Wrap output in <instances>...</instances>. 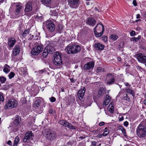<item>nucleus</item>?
<instances>
[{"label":"nucleus","instance_id":"nucleus-41","mask_svg":"<svg viewBox=\"0 0 146 146\" xmlns=\"http://www.w3.org/2000/svg\"><path fill=\"white\" fill-rule=\"evenodd\" d=\"M40 104V100H36L35 102V104L37 107H39Z\"/></svg>","mask_w":146,"mask_h":146},{"label":"nucleus","instance_id":"nucleus-39","mask_svg":"<svg viewBox=\"0 0 146 146\" xmlns=\"http://www.w3.org/2000/svg\"><path fill=\"white\" fill-rule=\"evenodd\" d=\"M110 38L114 40H116L118 38L117 36L114 35H111L110 36Z\"/></svg>","mask_w":146,"mask_h":146},{"label":"nucleus","instance_id":"nucleus-20","mask_svg":"<svg viewBox=\"0 0 146 146\" xmlns=\"http://www.w3.org/2000/svg\"><path fill=\"white\" fill-rule=\"evenodd\" d=\"M94 46L96 50H103L104 47L103 45L98 43L95 44Z\"/></svg>","mask_w":146,"mask_h":146},{"label":"nucleus","instance_id":"nucleus-6","mask_svg":"<svg viewBox=\"0 0 146 146\" xmlns=\"http://www.w3.org/2000/svg\"><path fill=\"white\" fill-rule=\"evenodd\" d=\"M114 75L109 74L106 76V82L109 85H111L114 83L115 79Z\"/></svg>","mask_w":146,"mask_h":146},{"label":"nucleus","instance_id":"nucleus-11","mask_svg":"<svg viewBox=\"0 0 146 146\" xmlns=\"http://www.w3.org/2000/svg\"><path fill=\"white\" fill-rule=\"evenodd\" d=\"M46 27L50 32H52L55 30V26L54 24L51 21H47L46 23Z\"/></svg>","mask_w":146,"mask_h":146},{"label":"nucleus","instance_id":"nucleus-48","mask_svg":"<svg viewBox=\"0 0 146 146\" xmlns=\"http://www.w3.org/2000/svg\"><path fill=\"white\" fill-rule=\"evenodd\" d=\"M29 35H30V36H31L29 39V40H31L32 39L35 40V39H36V38H35V36L34 35H31V34H30Z\"/></svg>","mask_w":146,"mask_h":146},{"label":"nucleus","instance_id":"nucleus-18","mask_svg":"<svg viewBox=\"0 0 146 146\" xmlns=\"http://www.w3.org/2000/svg\"><path fill=\"white\" fill-rule=\"evenodd\" d=\"M20 50L19 46L18 45H16L13 49V54L14 55L16 56L19 53Z\"/></svg>","mask_w":146,"mask_h":146},{"label":"nucleus","instance_id":"nucleus-64","mask_svg":"<svg viewBox=\"0 0 146 146\" xmlns=\"http://www.w3.org/2000/svg\"><path fill=\"white\" fill-rule=\"evenodd\" d=\"M102 135H103L102 134H99L98 135V136L99 138H101L102 136Z\"/></svg>","mask_w":146,"mask_h":146},{"label":"nucleus","instance_id":"nucleus-44","mask_svg":"<svg viewBox=\"0 0 146 146\" xmlns=\"http://www.w3.org/2000/svg\"><path fill=\"white\" fill-rule=\"evenodd\" d=\"M123 99L124 100L127 101H129L130 100V98L128 96V95L127 94H125V96L124 97Z\"/></svg>","mask_w":146,"mask_h":146},{"label":"nucleus","instance_id":"nucleus-55","mask_svg":"<svg viewBox=\"0 0 146 146\" xmlns=\"http://www.w3.org/2000/svg\"><path fill=\"white\" fill-rule=\"evenodd\" d=\"M123 124L124 126L127 127L128 125V122L127 121H125L124 122Z\"/></svg>","mask_w":146,"mask_h":146},{"label":"nucleus","instance_id":"nucleus-57","mask_svg":"<svg viewBox=\"0 0 146 146\" xmlns=\"http://www.w3.org/2000/svg\"><path fill=\"white\" fill-rule=\"evenodd\" d=\"M7 144L9 145H11L12 143L11 141L10 140H9L7 142Z\"/></svg>","mask_w":146,"mask_h":146},{"label":"nucleus","instance_id":"nucleus-24","mask_svg":"<svg viewBox=\"0 0 146 146\" xmlns=\"http://www.w3.org/2000/svg\"><path fill=\"white\" fill-rule=\"evenodd\" d=\"M79 0H68V4L70 5H76L78 3Z\"/></svg>","mask_w":146,"mask_h":146},{"label":"nucleus","instance_id":"nucleus-12","mask_svg":"<svg viewBox=\"0 0 146 146\" xmlns=\"http://www.w3.org/2000/svg\"><path fill=\"white\" fill-rule=\"evenodd\" d=\"M12 5L13 6L15 5L16 7L15 10V14L16 15L19 14L22 8V6L17 3H12Z\"/></svg>","mask_w":146,"mask_h":146},{"label":"nucleus","instance_id":"nucleus-42","mask_svg":"<svg viewBox=\"0 0 146 146\" xmlns=\"http://www.w3.org/2000/svg\"><path fill=\"white\" fill-rule=\"evenodd\" d=\"M10 71V70L6 67H4L3 69V71L6 74L8 73Z\"/></svg>","mask_w":146,"mask_h":146},{"label":"nucleus","instance_id":"nucleus-36","mask_svg":"<svg viewBox=\"0 0 146 146\" xmlns=\"http://www.w3.org/2000/svg\"><path fill=\"white\" fill-rule=\"evenodd\" d=\"M62 27L61 25H59L57 27V29L58 32L60 33L62 32Z\"/></svg>","mask_w":146,"mask_h":146},{"label":"nucleus","instance_id":"nucleus-1","mask_svg":"<svg viewBox=\"0 0 146 146\" xmlns=\"http://www.w3.org/2000/svg\"><path fill=\"white\" fill-rule=\"evenodd\" d=\"M138 137L140 138L146 137V122L142 121L137 127L136 130Z\"/></svg>","mask_w":146,"mask_h":146},{"label":"nucleus","instance_id":"nucleus-37","mask_svg":"<svg viewBox=\"0 0 146 146\" xmlns=\"http://www.w3.org/2000/svg\"><path fill=\"white\" fill-rule=\"evenodd\" d=\"M6 80V79L3 76L0 77V81L2 84L5 83Z\"/></svg>","mask_w":146,"mask_h":146},{"label":"nucleus","instance_id":"nucleus-17","mask_svg":"<svg viewBox=\"0 0 146 146\" xmlns=\"http://www.w3.org/2000/svg\"><path fill=\"white\" fill-rule=\"evenodd\" d=\"M85 92V89L84 87L78 91V95L80 100H81L83 98Z\"/></svg>","mask_w":146,"mask_h":146},{"label":"nucleus","instance_id":"nucleus-4","mask_svg":"<svg viewBox=\"0 0 146 146\" xmlns=\"http://www.w3.org/2000/svg\"><path fill=\"white\" fill-rule=\"evenodd\" d=\"M54 57V58L53 60V63L55 65L58 66L61 65L62 63V60L60 53L56 52Z\"/></svg>","mask_w":146,"mask_h":146},{"label":"nucleus","instance_id":"nucleus-32","mask_svg":"<svg viewBox=\"0 0 146 146\" xmlns=\"http://www.w3.org/2000/svg\"><path fill=\"white\" fill-rule=\"evenodd\" d=\"M19 141V138L18 136H17L14 140L13 146H17Z\"/></svg>","mask_w":146,"mask_h":146},{"label":"nucleus","instance_id":"nucleus-22","mask_svg":"<svg viewBox=\"0 0 146 146\" xmlns=\"http://www.w3.org/2000/svg\"><path fill=\"white\" fill-rule=\"evenodd\" d=\"M106 93L105 89L103 88H102L99 90L98 95L99 96H102L106 94Z\"/></svg>","mask_w":146,"mask_h":146},{"label":"nucleus","instance_id":"nucleus-10","mask_svg":"<svg viewBox=\"0 0 146 146\" xmlns=\"http://www.w3.org/2000/svg\"><path fill=\"white\" fill-rule=\"evenodd\" d=\"M58 123H59L62 125L66 127H67L72 129H75V127L73 125H72L70 123L68 122L65 120H60L58 122Z\"/></svg>","mask_w":146,"mask_h":146},{"label":"nucleus","instance_id":"nucleus-46","mask_svg":"<svg viewBox=\"0 0 146 146\" xmlns=\"http://www.w3.org/2000/svg\"><path fill=\"white\" fill-rule=\"evenodd\" d=\"M102 39L105 42H106L108 40V38L106 36H104L102 37Z\"/></svg>","mask_w":146,"mask_h":146},{"label":"nucleus","instance_id":"nucleus-50","mask_svg":"<svg viewBox=\"0 0 146 146\" xmlns=\"http://www.w3.org/2000/svg\"><path fill=\"white\" fill-rule=\"evenodd\" d=\"M45 71V69H42L40 70H39L38 71V72L40 74H42Z\"/></svg>","mask_w":146,"mask_h":146},{"label":"nucleus","instance_id":"nucleus-52","mask_svg":"<svg viewBox=\"0 0 146 146\" xmlns=\"http://www.w3.org/2000/svg\"><path fill=\"white\" fill-rule=\"evenodd\" d=\"M123 133V134L124 136H125L126 135V130L125 129L123 128V130L121 131Z\"/></svg>","mask_w":146,"mask_h":146},{"label":"nucleus","instance_id":"nucleus-51","mask_svg":"<svg viewBox=\"0 0 146 146\" xmlns=\"http://www.w3.org/2000/svg\"><path fill=\"white\" fill-rule=\"evenodd\" d=\"M92 145L93 146H96V141H92Z\"/></svg>","mask_w":146,"mask_h":146},{"label":"nucleus","instance_id":"nucleus-28","mask_svg":"<svg viewBox=\"0 0 146 146\" xmlns=\"http://www.w3.org/2000/svg\"><path fill=\"white\" fill-rule=\"evenodd\" d=\"M50 14L52 16H57L58 15V10L56 9L55 10H51Z\"/></svg>","mask_w":146,"mask_h":146},{"label":"nucleus","instance_id":"nucleus-59","mask_svg":"<svg viewBox=\"0 0 146 146\" xmlns=\"http://www.w3.org/2000/svg\"><path fill=\"white\" fill-rule=\"evenodd\" d=\"M133 4L135 6H136L137 5L136 2L135 0L133 1Z\"/></svg>","mask_w":146,"mask_h":146},{"label":"nucleus","instance_id":"nucleus-38","mask_svg":"<svg viewBox=\"0 0 146 146\" xmlns=\"http://www.w3.org/2000/svg\"><path fill=\"white\" fill-rule=\"evenodd\" d=\"M15 75V74L13 72H11L8 75L9 78L10 79H11L13 78L14 77Z\"/></svg>","mask_w":146,"mask_h":146},{"label":"nucleus","instance_id":"nucleus-58","mask_svg":"<svg viewBox=\"0 0 146 146\" xmlns=\"http://www.w3.org/2000/svg\"><path fill=\"white\" fill-rule=\"evenodd\" d=\"M97 144L98 146H100L101 144V143L100 141H97L96 145Z\"/></svg>","mask_w":146,"mask_h":146},{"label":"nucleus","instance_id":"nucleus-9","mask_svg":"<svg viewBox=\"0 0 146 146\" xmlns=\"http://www.w3.org/2000/svg\"><path fill=\"white\" fill-rule=\"evenodd\" d=\"M33 139V135L32 131H28L25 135L23 141L25 143H29L30 140H32Z\"/></svg>","mask_w":146,"mask_h":146},{"label":"nucleus","instance_id":"nucleus-53","mask_svg":"<svg viewBox=\"0 0 146 146\" xmlns=\"http://www.w3.org/2000/svg\"><path fill=\"white\" fill-rule=\"evenodd\" d=\"M124 84L126 86H127V87L128 88L130 87L131 86V85H129V84L127 82H125Z\"/></svg>","mask_w":146,"mask_h":146},{"label":"nucleus","instance_id":"nucleus-54","mask_svg":"<svg viewBox=\"0 0 146 146\" xmlns=\"http://www.w3.org/2000/svg\"><path fill=\"white\" fill-rule=\"evenodd\" d=\"M105 123L103 121L100 122L99 123V125L100 126H101L103 125H104Z\"/></svg>","mask_w":146,"mask_h":146},{"label":"nucleus","instance_id":"nucleus-45","mask_svg":"<svg viewBox=\"0 0 146 146\" xmlns=\"http://www.w3.org/2000/svg\"><path fill=\"white\" fill-rule=\"evenodd\" d=\"M49 99L50 101L52 102H54L56 100L55 98L53 97H51Z\"/></svg>","mask_w":146,"mask_h":146},{"label":"nucleus","instance_id":"nucleus-56","mask_svg":"<svg viewBox=\"0 0 146 146\" xmlns=\"http://www.w3.org/2000/svg\"><path fill=\"white\" fill-rule=\"evenodd\" d=\"M70 80L71 82L72 83L75 82L76 81V80H75L74 79H73V78H70Z\"/></svg>","mask_w":146,"mask_h":146},{"label":"nucleus","instance_id":"nucleus-5","mask_svg":"<svg viewBox=\"0 0 146 146\" xmlns=\"http://www.w3.org/2000/svg\"><path fill=\"white\" fill-rule=\"evenodd\" d=\"M17 102L14 100H11L8 101L5 105L4 108L5 109H11L16 107L17 106Z\"/></svg>","mask_w":146,"mask_h":146},{"label":"nucleus","instance_id":"nucleus-34","mask_svg":"<svg viewBox=\"0 0 146 146\" xmlns=\"http://www.w3.org/2000/svg\"><path fill=\"white\" fill-rule=\"evenodd\" d=\"M109 133V129L107 128H105L104 130V132L102 134V135L104 136H106Z\"/></svg>","mask_w":146,"mask_h":146},{"label":"nucleus","instance_id":"nucleus-14","mask_svg":"<svg viewBox=\"0 0 146 146\" xmlns=\"http://www.w3.org/2000/svg\"><path fill=\"white\" fill-rule=\"evenodd\" d=\"M94 66V62H90L85 64L84 68L85 70H89L93 68Z\"/></svg>","mask_w":146,"mask_h":146},{"label":"nucleus","instance_id":"nucleus-8","mask_svg":"<svg viewBox=\"0 0 146 146\" xmlns=\"http://www.w3.org/2000/svg\"><path fill=\"white\" fill-rule=\"evenodd\" d=\"M43 50V46L42 45L35 46L31 51V54L34 55L38 54Z\"/></svg>","mask_w":146,"mask_h":146},{"label":"nucleus","instance_id":"nucleus-2","mask_svg":"<svg viewBox=\"0 0 146 146\" xmlns=\"http://www.w3.org/2000/svg\"><path fill=\"white\" fill-rule=\"evenodd\" d=\"M45 138L49 141H52L56 138V135L53 131L48 129H45L43 132Z\"/></svg>","mask_w":146,"mask_h":146},{"label":"nucleus","instance_id":"nucleus-21","mask_svg":"<svg viewBox=\"0 0 146 146\" xmlns=\"http://www.w3.org/2000/svg\"><path fill=\"white\" fill-rule=\"evenodd\" d=\"M96 29H94V32L95 35V36L96 37H100L103 34L104 31V29L103 28V30L101 32H100L99 31H98L97 30H96Z\"/></svg>","mask_w":146,"mask_h":146},{"label":"nucleus","instance_id":"nucleus-29","mask_svg":"<svg viewBox=\"0 0 146 146\" xmlns=\"http://www.w3.org/2000/svg\"><path fill=\"white\" fill-rule=\"evenodd\" d=\"M141 37V36L140 35H139L136 38L135 37H134L131 38L130 40L131 41H133V42H137L138 40L140 39Z\"/></svg>","mask_w":146,"mask_h":146},{"label":"nucleus","instance_id":"nucleus-31","mask_svg":"<svg viewBox=\"0 0 146 146\" xmlns=\"http://www.w3.org/2000/svg\"><path fill=\"white\" fill-rule=\"evenodd\" d=\"M125 90L126 91L127 93H129L131 94L133 96H135V93L133 92V91L129 88H128L127 89H125Z\"/></svg>","mask_w":146,"mask_h":146},{"label":"nucleus","instance_id":"nucleus-23","mask_svg":"<svg viewBox=\"0 0 146 146\" xmlns=\"http://www.w3.org/2000/svg\"><path fill=\"white\" fill-rule=\"evenodd\" d=\"M103 28L104 29V26L102 23H100L94 29H96V30L100 31L101 30H102V31L103 30Z\"/></svg>","mask_w":146,"mask_h":146},{"label":"nucleus","instance_id":"nucleus-15","mask_svg":"<svg viewBox=\"0 0 146 146\" xmlns=\"http://www.w3.org/2000/svg\"><path fill=\"white\" fill-rule=\"evenodd\" d=\"M86 23L90 26H94L96 23V21L93 18H88L86 20Z\"/></svg>","mask_w":146,"mask_h":146},{"label":"nucleus","instance_id":"nucleus-19","mask_svg":"<svg viewBox=\"0 0 146 146\" xmlns=\"http://www.w3.org/2000/svg\"><path fill=\"white\" fill-rule=\"evenodd\" d=\"M111 100V97L107 95L105 98V100L104 101L103 104L104 106H106L108 105Z\"/></svg>","mask_w":146,"mask_h":146},{"label":"nucleus","instance_id":"nucleus-26","mask_svg":"<svg viewBox=\"0 0 146 146\" xmlns=\"http://www.w3.org/2000/svg\"><path fill=\"white\" fill-rule=\"evenodd\" d=\"M20 119L19 117H17L15 119L13 123V125L15 126H17L19 124Z\"/></svg>","mask_w":146,"mask_h":146},{"label":"nucleus","instance_id":"nucleus-40","mask_svg":"<svg viewBox=\"0 0 146 146\" xmlns=\"http://www.w3.org/2000/svg\"><path fill=\"white\" fill-rule=\"evenodd\" d=\"M4 100V99L3 94L1 92H0V101L3 102Z\"/></svg>","mask_w":146,"mask_h":146},{"label":"nucleus","instance_id":"nucleus-43","mask_svg":"<svg viewBox=\"0 0 146 146\" xmlns=\"http://www.w3.org/2000/svg\"><path fill=\"white\" fill-rule=\"evenodd\" d=\"M104 71V69L100 67H98L97 69V72H103Z\"/></svg>","mask_w":146,"mask_h":146},{"label":"nucleus","instance_id":"nucleus-13","mask_svg":"<svg viewBox=\"0 0 146 146\" xmlns=\"http://www.w3.org/2000/svg\"><path fill=\"white\" fill-rule=\"evenodd\" d=\"M16 40L14 38H11L8 39V44L10 48H13L16 43Z\"/></svg>","mask_w":146,"mask_h":146},{"label":"nucleus","instance_id":"nucleus-63","mask_svg":"<svg viewBox=\"0 0 146 146\" xmlns=\"http://www.w3.org/2000/svg\"><path fill=\"white\" fill-rule=\"evenodd\" d=\"M143 15L146 18V12H144L143 13Z\"/></svg>","mask_w":146,"mask_h":146},{"label":"nucleus","instance_id":"nucleus-30","mask_svg":"<svg viewBox=\"0 0 146 146\" xmlns=\"http://www.w3.org/2000/svg\"><path fill=\"white\" fill-rule=\"evenodd\" d=\"M52 0H40L42 4L44 5H48L51 2Z\"/></svg>","mask_w":146,"mask_h":146},{"label":"nucleus","instance_id":"nucleus-49","mask_svg":"<svg viewBox=\"0 0 146 146\" xmlns=\"http://www.w3.org/2000/svg\"><path fill=\"white\" fill-rule=\"evenodd\" d=\"M124 127H123L122 126H119L117 128V130L119 131H121L123 130V129Z\"/></svg>","mask_w":146,"mask_h":146},{"label":"nucleus","instance_id":"nucleus-33","mask_svg":"<svg viewBox=\"0 0 146 146\" xmlns=\"http://www.w3.org/2000/svg\"><path fill=\"white\" fill-rule=\"evenodd\" d=\"M30 30V29H28L24 31L22 34L23 37H25L29 34Z\"/></svg>","mask_w":146,"mask_h":146},{"label":"nucleus","instance_id":"nucleus-35","mask_svg":"<svg viewBox=\"0 0 146 146\" xmlns=\"http://www.w3.org/2000/svg\"><path fill=\"white\" fill-rule=\"evenodd\" d=\"M48 53H49V52H48L47 50H46L45 48L44 49V50L43 53L42 55L43 57L44 58L46 57L48 55Z\"/></svg>","mask_w":146,"mask_h":146},{"label":"nucleus","instance_id":"nucleus-61","mask_svg":"<svg viewBox=\"0 0 146 146\" xmlns=\"http://www.w3.org/2000/svg\"><path fill=\"white\" fill-rule=\"evenodd\" d=\"M53 111V110H52V109L50 110L49 111V112L50 113V114H52V113Z\"/></svg>","mask_w":146,"mask_h":146},{"label":"nucleus","instance_id":"nucleus-7","mask_svg":"<svg viewBox=\"0 0 146 146\" xmlns=\"http://www.w3.org/2000/svg\"><path fill=\"white\" fill-rule=\"evenodd\" d=\"M134 57L136 58L140 62L143 64L146 63V56L141 53H139L135 55Z\"/></svg>","mask_w":146,"mask_h":146},{"label":"nucleus","instance_id":"nucleus-60","mask_svg":"<svg viewBox=\"0 0 146 146\" xmlns=\"http://www.w3.org/2000/svg\"><path fill=\"white\" fill-rule=\"evenodd\" d=\"M136 18L137 19L140 18L141 17L140 14H138L136 16Z\"/></svg>","mask_w":146,"mask_h":146},{"label":"nucleus","instance_id":"nucleus-3","mask_svg":"<svg viewBox=\"0 0 146 146\" xmlns=\"http://www.w3.org/2000/svg\"><path fill=\"white\" fill-rule=\"evenodd\" d=\"M65 50L68 54H74L79 52L81 50V47L77 44L68 45Z\"/></svg>","mask_w":146,"mask_h":146},{"label":"nucleus","instance_id":"nucleus-16","mask_svg":"<svg viewBox=\"0 0 146 146\" xmlns=\"http://www.w3.org/2000/svg\"><path fill=\"white\" fill-rule=\"evenodd\" d=\"M32 9L31 2H28L25 6V12H29L32 10Z\"/></svg>","mask_w":146,"mask_h":146},{"label":"nucleus","instance_id":"nucleus-27","mask_svg":"<svg viewBox=\"0 0 146 146\" xmlns=\"http://www.w3.org/2000/svg\"><path fill=\"white\" fill-rule=\"evenodd\" d=\"M108 109L110 113H113L114 111V108L113 104L111 102L110 104L108 106Z\"/></svg>","mask_w":146,"mask_h":146},{"label":"nucleus","instance_id":"nucleus-25","mask_svg":"<svg viewBox=\"0 0 146 146\" xmlns=\"http://www.w3.org/2000/svg\"><path fill=\"white\" fill-rule=\"evenodd\" d=\"M45 48L46 50H47L49 52V54H52L54 51V48L49 45L46 46Z\"/></svg>","mask_w":146,"mask_h":146},{"label":"nucleus","instance_id":"nucleus-62","mask_svg":"<svg viewBox=\"0 0 146 146\" xmlns=\"http://www.w3.org/2000/svg\"><path fill=\"white\" fill-rule=\"evenodd\" d=\"M123 117H121L119 118V120L120 121H122V120H123Z\"/></svg>","mask_w":146,"mask_h":146},{"label":"nucleus","instance_id":"nucleus-47","mask_svg":"<svg viewBox=\"0 0 146 146\" xmlns=\"http://www.w3.org/2000/svg\"><path fill=\"white\" fill-rule=\"evenodd\" d=\"M130 35L132 36H133L135 35V33L134 31H132L130 33Z\"/></svg>","mask_w":146,"mask_h":146}]
</instances>
